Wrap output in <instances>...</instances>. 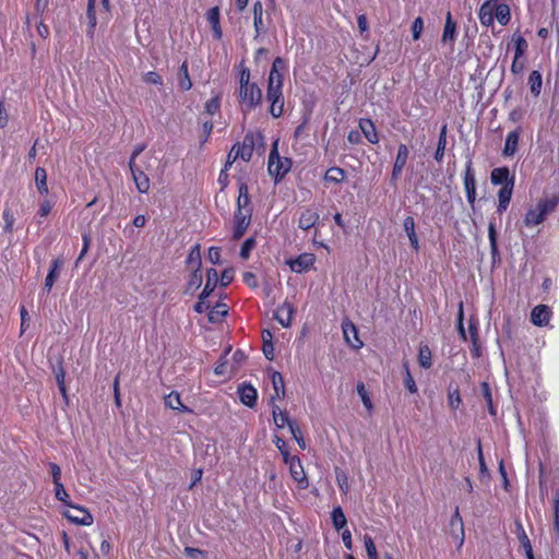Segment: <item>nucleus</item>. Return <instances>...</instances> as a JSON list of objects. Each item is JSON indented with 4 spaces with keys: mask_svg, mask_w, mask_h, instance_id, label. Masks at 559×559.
<instances>
[{
    "mask_svg": "<svg viewBox=\"0 0 559 559\" xmlns=\"http://www.w3.org/2000/svg\"><path fill=\"white\" fill-rule=\"evenodd\" d=\"M178 85L182 91H189L192 87L187 61H185L179 68Z\"/></svg>",
    "mask_w": 559,
    "mask_h": 559,
    "instance_id": "obj_39",
    "label": "nucleus"
},
{
    "mask_svg": "<svg viewBox=\"0 0 559 559\" xmlns=\"http://www.w3.org/2000/svg\"><path fill=\"white\" fill-rule=\"evenodd\" d=\"M206 21L212 27L214 38L219 40L223 36V31L221 27V13L217 7H214L206 12Z\"/></svg>",
    "mask_w": 559,
    "mask_h": 559,
    "instance_id": "obj_19",
    "label": "nucleus"
},
{
    "mask_svg": "<svg viewBox=\"0 0 559 559\" xmlns=\"http://www.w3.org/2000/svg\"><path fill=\"white\" fill-rule=\"evenodd\" d=\"M559 204V197L556 194L543 195L535 203L531 204L524 215L523 224L527 228L543 224L547 216L555 212Z\"/></svg>",
    "mask_w": 559,
    "mask_h": 559,
    "instance_id": "obj_1",
    "label": "nucleus"
},
{
    "mask_svg": "<svg viewBox=\"0 0 559 559\" xmlns=\"http://www.w3.org/2000/svg\"><path fill=\"white\" fill-rule=\"evenodd\" d=\"M408 147L405 144H400L397 147V154L394 160L393 169H392V178L396 179L402 174L407 159H408Z\"/></svg>",
    "mask_w": 559,
    "mask_h": 559,
    "instance_id": "obj_16",
    "label": "nucleus"
},
{
    "mask_svg": "<svg viewBox=\"0 0 559 559\" xmlns=\"http://www.w3.org/2000/svg\"><path fill=\"white\" fill-rule=\"evenodd\" d=\"M250 70L241 67L239 74V103L245 111H250L262 102V91L257 83L250 81Z\"/></svg>",
    "mask_w": 559,
    "mask_h": 559,
    "instance_id": "obj_2",
    "label": "nucleus"
},
{
    "mask_svg": "<svg viewBox=\"0 0 559 559\" xmlns=\"http://www.w3.org/2000/svg\"><path fill=\"white\" fill-rule=\"evenodd\" d=\"M202 284V274L200 271H191L190 278L187 284V289L189 292L197 290Z\"/></svg>",
    "mask_w": 559,
    "mask_h": 559,
    "instance_id": "obj_51",
    "label": "nucleus"
},
{
    "mask_svg": "<svg viewBox=\"0 0 559 559\" xmlns=\"http://www.w3.org/2000/svg\"><path fill=\"white\" fill-rule=\"evenodd\" d=\"M219 107H221V100H219V96H214L212 97L211 99H209L206 103H205V111L213 116L215 115L216 112H218L219 110Z\"/></svg>",
    "mask_w": 559,
    "mask_h": 559,
    "instance_id": "obj_55",
    "label": "nucleus"
},
{
    "mask_svg": "<svg viewBox=\"0 0 559 559\" xmlns=\"http://www.w3.org/2000/svg\"><path fill=\"white\" fill-rule=\"evenodd\" d=\"M528 84H530L531 93L534 96H538L540 94L542 84H543V79H542V74L539 71L535 70V71L531 72V74L528 76Z\"/></svg>",
    "mask_w": 559,
    "mask_h": 559,
    "instance_id": "obj_43",
    "label": "nucleus"
},
{
    "mask_svg": "<svg viewBox=\"0 0 559 559\" xmlns=\"http://www.w3.org/2000/svg\"><path fill=\"white\" fill-rule=\"evenodd\" d=\"M455 38H456V23L453 20L451 12H448L447 16H445V23H444L441 40L443 44H450L452 46L455 41Z\"/></svg>",
    "mask_w": 559,
    "mask_h": 559,
    "instance_id": "obj_22",
    "label": "nucleus"
},
{
    "mask_svg": "<svg viewBox=\"0 0 559 559\" xmlns=\"http://www.w3.org/2000/svg\"><path fill=\"white\" fill-rule=\"evenodd\" d=\"M357 393L360 396L364 406L368 411H371L373 405H372L371 399L369 397V394H368L364 383H359L357 385Z\"/></svg>",
    "mask_w": 559,
    "mask_h": 559,
    "instance_id": "obj_54",
    "label": "nucleus"
},
{
    "mask_svg": "<svg viewBox=\"0 0 559 559\" xmlns=\"http://www.w3.org/2000/svg\"><path fill=\"white\" fill-rule=\"evenodd\" d=\"M3 219H4V230L7 233H11L14 226V215L11 209L5 207L3 211Z\"/></svg>",
    "mask_w": 559,
    "mask_h": 559,
    "instance_id": "obj_58",
    "label": "nucleus"
},
{
    "mask_svg": "<svg viewBox=\"0 0 559 559\" xmlns=\"http://www.w3.org/2000/svg\"><path fill=\"white\" fill-rule=\"evenodd\" d=\"M449 405L451 408L456 409L459 408L462 400L461 395L457 389L449 390L448 394Z\"/></svg>",
    "mask_w": 559,
    "mask_h": 559,
    "instance_id": "obj_59",
    "label": "nucleus"
},
{
    "mask_svg": "<svg viewBox=\"0 0 559 559\" xmlns=\"http://www.w3.org/2000/svg\"><path fill=\"white\" fill-rule=\"evenodd\" d=\"M495 0H487L479 9L478 17L484 26H491L495 21Z\"/></svg>",
    "mask_w": 559,
    "mask_h": 559,
    "instance_id": "obj_21",
    "label": "nucleus"
},
{
    "mask_svg": "<svg viewBox=\"0 0 559 559\" xmlns=\"http://www.w3.org/2000/svg\"><path fill=\"white\" fill-rule=\"evenodd\" d=\"M283 83V75H269L266 99L270 102V114L274 118L281 117L284 111Z\"/></svg>",
    "mask_w": 559,
    "mask_h": 559,
    "instance_id": "obj_3",
    "label": "nucleus"
},
{
    "mask_svg": "<svg viewBox=\"0 0 559 559\" xmlns=\"http://www.w3.org/2000/svg\"><path fill=\"white\" fill-rule=\"evenodd\" d=\"M218 281V273L215 269L207 270V278L206 284L202 290L203 297H209L214 288L216 287Z\"/></svg>",
    "mask_w": 559,
    "mask_h": 559,
    "instance_id": "obj_42",
    "label": "nucleus"
},
{
    "mask_svg": "<svg viewBox=\"0 0 559 559\" xmlns=\"http://www.w3.org/2000/svg\"><path fill=\"white\" fill-rule=\"evenodd\" d=\"M165 404L171 409H178L187 413L190 412V409L181 403L180 396L176 392H171L166 396Z\"/></svg>",
    "mask_w": 559,
    "mask_h": 559,
    "instance_id": "obj_44",
    "label": "nucleus"
},
{
    "mask_svg": "<svg viewBox=\"0 0 559 559\" xmlns=\"http://www.w3.org/2000/svg\"><path fill=\"white\" fill-rule=\"evenodd\" d=\"M253 25L257 36L263 33V4L261 1L253 3Z\"/></svg>",
    "mask_w": 559,
    "mask_h": 559,
    "instance_id": "obj_34",
    "label": "nucleus"
},
{
    "mask_svg": "<svg viewBox=\"0 0 559 559\" xmlns=\"http://www.w3.org/2000/svg\"><path fill=\"white\" fill-rule=\"evenodd\" d=\"M271 380L276 397H283L285 395V385L282 374L277 371H273Z\"/></svg>",
    "mask_w": 559,
    "mask_h": 559,
    "instance_id": "obj_45",
    "label": "nucleus"
},
{
    "mask_svg": "<svg viewBox=\"0 0 559 559\" xmlns=\"http://www.w3.org/2000/svg\"><path fill=\"white\" fill-rule=\"evenodd\" d=\"M554 518L555 531L559 537V498L554 500Z\"/></svg>",
    "mask_w": 559,
    "mask_h": 559,
    "instance_id": "obj_64",
    "label": "nucleus"
},
{
    "mask_svg": "<svg viewBox=\"0 0 559 559\" xmlns=\"http://www.w3.org/2000/svg\"><path fill=\"white\" fill-rule=\"evenodd\" d=\"M495 17L501 25H507L510 21V8L499 0H495Z\"/></svg>",
    "mask_w": 559,
    "mask_h": 559,
    "instance_id": "obj_32",
    "label": "nucleus"
},
{
    "mask_svg": "<svg viewBox=\"0 0 559 559\" xmlns=\"http://www.w3.org/2000/svg\"><path fill=\"white\" fill-rule=\"evenodd\" d=\"M290 433L293 436V438L297 441L298 445L305 450L306 449V442L301 436V431L300 429L298 428V426L295 424V425H290Z\"/></svg>",
    "mask_w": 559,
    "mask_h": 559,
    "instance_id": "obj_62",
    "label": "nucleus"
},
{
    "mask_svg": "<svg viewBox=\"0 0 559 559\" xmlns=\"http://www.w3.org/2000/svg\"><path fill=\"white\" fill-rule=\"evenodd\" d=\"M364 544L366 548V552L368 556V559H379L378 558V551L376 548V545L373 543V539L369 535L364 536Z\"/></svg>",
    "mask_w": 559,
    "mask_h": 559,
    "instance_id": "obj_52",
    "label": "nucleus"
},
{
    "mask_svg": "<svg viewBox=\"0 0 559 559\" xmlns=\"http://www.w3.org/2000/svg\"><path fill=\"white\" fill-rule=\"evenodd\" d=\"M295 307L288 300H285L275 311V319L283 328H289L293 322Z\"/></svg>",
    "mask_w": 559,
    "mask_h": 559,
    "instance_id": "obj_11",
    "label": "nucleus"
},
{
    "mask_svg": "<svg viewBox=\"0 0 559 559\" xmlns=\"http://www.w3.org/2000/svg\"><path fill=\"white\" fill-rule=\"evenodd\" d=\"M62 260L61 259H55L50 263V270L45 278L44 289L48 293L51 290L56 280L59 276V272L62 267Z\"/></svg>",
    "mask_w": 559,
    "mask_h": 559,
    "instance_id": "obj_23",
    "label": "nucleus"
},
{
    "mask_svg": "<svg viewBox=\"0 0 559 559\" xmlns=\"http://www.w3.org/2000/svg\"><path fill=\"white\" fill-rule=\"evenodd\" d=\"M129 168L132 175V179L140 193H147L151 187L150 178L147 173L143 168H140L138 163H129Z\"/></svg>",
    "mask_w": 559,
    "mask_h": 559,
    "instance_id": "obj_9",
    "label": "nucleus"
},
{
    "mask_svg": "<svg viewBox=\"0 0 559 559\" xmlns=\"http://www.w3.org/2000/svg\"><path fill=\"white\" fill-rule=\"evenodd\" d=\"M450 526L452 528V534L454 539L457 543V548H461L464 544V527H463V521L460 516L459 509L456 508L453 516L450 521Z\"/></svg>",
    "mask_w": 559,
    "mask_h": 559,
    "instance_id": "obj_18",
    "label": "nucleus"
},
{
    "mask_svg": "<svg viewBox=\"0 0 559 559\" xmlns=\"http://www.w3.org/2000/svg\"><path fill=\"white\" fill-rule=\"evenodd\" d=\"M516 534H518L519 542L521 543L522 547L525 550V554L533 551L528 536L526 535V533L523 528V525L521 523H516Z\"/></svg>",
    "mask_w": 559,
    "mask_h": 559,
    "instance_id": "obj_50",
    "label": "nucleus"
},
{
    "mask_svg": "<svg viewBox=\"0 0 559 559\" xmlns=\"http://www.w3.org/2000/svg\"><path fill=\"white\" fill-rule=\"evenodd\" d=\"M511 44L514 48L515 59H523L528 47L526 39L520 34H513Z\"/></svg>",
    "mask_w": 559,
    "mask_h": 559,
    "instance_id": "obj_29",
    "label": "nucleus"
},
{
    "mask_svg": "<svg viewBox=\"0 0 559 559\" xmlns=\"http://www.w3.org/2000/svg\"><path fill=\"white\" fill-rule=\"evenodd\" d=\"M331 518H332L333 526L335 527V530H337V531L345 530L344 527L347 524V520H346V516L341 507L333 508Z\"/></svg>",
    "mask_w": 559,
    "mask_h": 559,
    "instance_id": "obj_41",
    "label": "nucleus"
},
{
    "mask_svg": "<svg viewBox=\"0 0 559 559\" xmlns=\"http://www.w3.org/2000/svg\"><path fill=\"white\" fill-rule=\"evenodd\" d=\"M246 356L245 353L241 350H236L231 356V362L230 365L236 367V371L240 367V365L243 362Z\"/></svg>",
    "mask_w": 559,
    "mask_h": 559,
    "instance_id": "obj_63",
    "label": "nucleus"
},
{
    "mask_svg": "<svg viewBox=\"0 0 559 559\" xmlns=\"http://www.w3.org/2000/svg\"><path fill=\"white\" fill-rule=\"evenodd\" d=\"M227 354L226 353L217 362V365L214 368V372L217 376H229L236 372V367L231 366L230 362L227 360Z\"/></svg>",
    "mask_w": 559,
    "mask_h": 559,
    "instance_id": "obj_38",
    "label": "nucleus"
},
{
    "mask_svg": "<svg viewBox=\"0 0 559 559\" xmlns=\"http://www.w3.org/2000/svg\"><path fill=\"white\" fill-rule=\"evenodd\" d=\"M519 139H520V131L514 130L508 133L504 147H503V155L504 156H512L515 154L519 145Z\"/></svg>",
    "mask_w": 559,
    "mask_h": 559,
    "instance_id": "obj_28",
    "label": "nucleus"
},
{
    "mask_svg": "<svg viewBox=\"0 0 559 559\" xmlns=\"http://www.w3.org/2000/svg\"><path fill=\"white\" fill-rule=\"evenodd\" d=\"M488 238L490 242V251L493 261L499 258L498 243H497V231L493 223H489L488 226Z\"/></svg>",
    "mask_w": 559,
    "mask_h": 559,
    "instance_id": "obj_48",
    "label": "nucleus"
},
{
    "mask_svg": "<svg viewBox=\"0 0 559 559\" xmlns=\"http://www.w3.org/2000/svg\"><path fill=\"white\" fill-rule=\"evenodd\" d=\"M404 230L408 237L412 248L417 251L419 249V241L415 230V221L412 216H407L403 222Z\"/></svg>",
    "mask_w": 559,
    "mask_h": 559,
    "instance_id": "obj_26",
    "label": "nucleus"
},
{
    "mask_svg": "<svg viewBox=\"0 0 559 559\" xmlns=\"http://www.w3.org/2000/svg\"><path fill=\"white\" fill-rule=\"evenodd\" d=\"M490 180H491L492 185L504 186L510 180H514V177L510 176V171L507 167H499V168H495L491 171Z\"/></svg>",
    "mask_w": 559,
    "mask_h": 559,
    "instance_id": "obj_27",
    "label": "nucleus"
},
{
    "mask_svg": "<svg viewBox=\"0 0 559 559\" xmlns=\"http://www.w3.org/2000/svg\"><path fill=\"white\" fill-rule=\"evenodd\" d=\"M159 158L156 155L155 151L146 152L138 162L140 168H143L144 171L151 173L159 165Z\"/></svg>",
    "mask_w": 559,
    "mask_h": 559,
    "instance_id": "obj_25",
    "label": "nucleus"
},
{
    "mask_svg": "<svg viewBox=\"0 0 559 559\" xmlns=\"http://www.w3.org/2000/svg\"><path fill=\"white\" fill-rule=\"evenodd\" d=\"M53 202L49 199H44L39 202L38 211L35 215V221L38 225L50 214Z\"/></svg>",
    "mask_w": 559,
    "mask_h": 559,
    "instance_id": "obj_37",
    "label": "nucleus"
},
{
    "mask_svg": "<svg viewBox=\"0 0 559 559\" xmlns=\"http://www.w3.org/2000/svg\"><path fill=\"white\" fill-rule=\"evenodd\" d=\"M514 180H510L507 185L502 186L498 192V213H503L507 211L512 193H513Z\"/></svg>",
    "mask_w": 559,
    "mask_h": 559,
    "instance_id": "obj_15",
    "label": "nucleus"
},
{
    "mask_svg": "<svg viewBox=\"0 0 559 559\" xmlns=\"http://www.w3.org/2000/svg\"><path fill=\"white\" fill-rule=\"evenodd\" d=\"M320 215L319 213L310 207L304 209L300 212V216L298 219V226L299 228L304 230H308L316 226V224L319 222Z\"/></svg>",
    "mask_w": 559,
    "mask_h": 559,
    "instance_id": "obj_17",
    "label": "nucleus"
},
{
    "mask_svg": "<svg viewBox=\"0 0 559 559\" xmlns=\"http://www.w3.org/2000/svg\"><path fill=\"white\" fill-rule=\"evenodd\" d=\"M290 167L292 160L287 157L280 156L277 141H275L269 155L267 170L270 175L277 181L289 171Z\"/></svg>",
    "mask_w": 559,
    "mask_h": 559,
    "instance_id": "obj_4",
    "label": "nucleus"
},
{
    "mask_svg": "<svg viewBox=\"0 0 559 559\" xmlns=\"http://www.w3.org/2000/svg\"><path fill=\"white\" fill-rule=\"evenodd\" d=\"M342 330L344 334L345 342L352 346L353 348H360L362 347V342L358 337V331L354 323L349 321H345L342 324Z\"/></svg>",
    "mask_w": 559,
    "mask_h": 559,
    "instance_id": "obj_14",
    "label": "nucleus"
},
{
    "mask_svg": "<svg viewBox=\"0 0 559 559\" xmlns=\"http://www.w3.org/2000/svg\"><path fill=\"white\" fill-rule=\"evenodd\" d=\"M143 80L147 84H154V85L163 84L162 76L155 71H150V72L145 73L143 76Z\"/></svg>",
    "mask_w": 559,
    "mask_h": 559,
    "instance_id": "obj_61",
    "label": "nucleus"
},
{
    "mask_svg": "<svg viewBox=\"0 0 559 559\" xmlns=\"http://www.w3.org/2000/svg\"><path fill=\"white\" fill-rule=\"evenodd\" d=\"M255 246V240L254 238H248L245 240V242L242 243L241 246V250H240V257L242 259H248L249 255H250V252L251 250L254 248Z\"/></svg>",
    "mask_w": 559,
    "mask_h": 559,
    "instance_id": "obj_60",
    "label": "nucleus"
},
{
    "mask_svg": "<svg viewBox=\"0 0 559 559\" xmlns=\"http://www.w3.org/2000/svg\"><path fill=\"white\" fill-rule=\"evenodd\" d=\"M324 181L330 183H340L345 179V171L340 167H331L324 175Z\"/></svg>",
    "mask_w": 559,
    "mask_h": 559,
    "instance_id": "obj_40",
    "label": "nucleus"
},
{
    "mask_svg": "<svg viewBox=\"0 0 559 559\" xmlns=\"http://www.w3.org/2000/svg\"><path fill=\"white\" fill-rule=\"evenodd\" d=\"M63 515L71 521L72 523L80 525H92L93 516L92 514L82 507L70 504L69 509L63 511Z\"/></svg>",
    "mask_w": 559,
    "mask_h": 559,
    "instance_id": "obj_6",
    "label": "nucleus"
},
{
    "mask_svg": "<svg viewBox=\"0 0 559 559\" xmlns=\"http://www.w3.org/2000/svg\"><path fill=\"white\" fill-rule=\"evenodd\" d=\"M55 497L59 501L63 502L66 506H70V496L68 495L67 490L64 489L62 483L55 485Z\"/></svg>",
    "mask_w": 559,
    "mask_h": 559,
    "instance_id": "obj_53",
    "label": "nucleus"
},
{
    "mask_svg": "<svg viewBox=\"0 0 559 559\" xmlns=\"http://www.w3.org/2000/svg\"><path fill=\"white\" fill-rule=\"evenodd\" d=\"M286 263L295 273L308 272L313 267L316 263V255L313 253L305 252L295 259L287 260Z\"/></svg>",
    "mask_w": 559,
    "mask_h": 559,
    "instance_id": "obj_8",
    "label": "nucleus"
},
{
    "mask_svg": "<svg viewBox=\"0 0 559 559\" xmlns=\"http://www.w3.org/2000/svg\"><path fill=\"white\" fill-rule=\"evenodd\" d=\"M253 153L252 141H247V139L242 143L235 144L227 156L226 167H229L237 159H241L243 162H248Z\"/></svg>",
    "mask_w": 559,
    "mask_h": 559,
    "instance_id": "obj_5",
    "label": "nucleus"
},
{
    "mask_svg": "<svg viewBox=\"0 0 559 559\" xmlns=\"http://www.w3.org/2000/svg\"><path fill=\"white\" fill-rule=\"evenodd\" d=\"M418 362L425 369H428L431 367V365H432L431 350L429 349V347L427 345H421L419 347Z\"/></svg>",
    "mask_w": 559,
    "mask_h": 559,
    "instance_id": "obj_46",
    "label": "nucleus"
},
{
    "mask_svg": "<svg viewBox=\"0 0 559 559\" xmlns=\"http://www.w3.org/2000/svg\"><path fill=\"white\" fill-rule=\"evenodd\" d=\"M239 399L242 404L248 407H253L257 404L258 393L251 384H241L238 388Z\"/></svg>",
    "mask_w": 559,
    "mask_h": 559,
    "instance_id": "obj_20",
    "label": "nucleus"
},
{
    "mask_svg": "<svg viewBox=\"0 0 559 559\" xmlns=\"http://www.w3.org/2000/svg\"><path fill=\"white\" fill-rule=\"evenodd\" d=\"M464 188L466 191L467 202L473 205L476 200V179L472 169V162H468L466 165L464 174Z\"/></svg>",
    "mask_w": 559,
    "mask_h": 559,
    "instance_id": "obj_12",
    "label": "nucleus"
},
{
    "mask_svg": "<svg viewBox=\"0 0 559 559\" xmlns=\"http://www.w3.org/2000/svg\"><path fill=\"white\" fill-rule=\"evenodd\" d=\"M95 4H96V0L87 1V10H86V16H87V21H88L87 35L90 37L94 36L96 24H97Z\"/></svg>",
    "mask_w": 559,
    "mask_h": 559,
    "instance_id": "obj_35",
    "label": "nucleus"
},
{
    "mask_svg": "<svg viewBox=\"0 0 559 559\" xmlns=\"http://www.w3.org/2000/svg\"><path fill=\"white\" fill-rule=\"evenodd\" d=\"M445 145H447V126H443L441 128V132H440L439 140H438V146H437V150L435 153V158L437 162L442 160L444 151H445Z\"/></svg>",
    "mask_w": 559,
    "mask_h": 559,
    "instance_id": "obj_47",
    "label": "nucleus"
},
{
    "mask_svg": "<svg viewBox=\"0 0 559 559\" xmlns=\"http://www.w3.org/2000/svg\"><path fill=\"white\" fill-rule=\"evenodd\" d=\"M274 444L276 445V448L281 452L284 461H286V460H288L289 457L293 456V455H290V453L288 451V447H287L286 442L282 438L275 436L274 437Z\"/></svg>",
    "mask_w": 559,
    "mask_h": 559,
    "instance_id": "obj_57",
    "label": "nucleus"
},
{
    "mask_svg": "<svg viewBox=\"0 0 559 559\" xmlns=\"http://www.w3.org/2000/svg\"><path fill=\"white\" fill-rule=\"evenodd\" d=\"M251 221V210L246 211H237L234 217V229H233V237L235 239H240L247 228L250 225Z\"/></svg>",
    "mask_w": 559,
    "mask_h": 559,
    "instance_id": "obj_10",
    "label": "nucleus"
},
{
    "mask_svg": "<svg viewBox=\"0 0 559 559\" xmlns=\"http://www.w3.org/2000/svg\"><path fill=\"white\" fill-rule=\"evenodd\" d=\"M289 467V472L294 480L298 484L299 488L305 489L308 487V479L304 466L298 456H292L284 461Z\"/></svg>",
    "mask_w": 559,
    "mask_h": 559,
    "instance_id": "obj_7",
    "label": "nucleus"
},
{
    "mask_svg": "<svg viewBox=\"0 0 559 559\" xmlns=\"http://www.w3.org/2000/svg\"><path fill=\"white\" fill-rule=\"evenodd\" d=\"M272 414H273V419H274V424L276 425L277 428L280 429H283L284 427H288L290 429V425H295V423H293L287 413L282 411L278 406H273L272 408Z\"/></svg>",
    "mask_w": 559,
    "mask_h": 559,
    "instance_id": "obj_31",
    "label": "nucleus"
},
{
    "mask_svg": "<svg viewBox=\"0 0 559 559\" xmlns=\"http://www.w3.org/2000/svg\"><path fill=\"white\" fill-rule=\"evenodd\" d=\"M35 185L37 191L41 195H47L49 192L47 185V171L43 167H37L35 170Z\"/></svg>",
    "mask_w": 559,
    "mask_h": 559,
    "instance_id": "obj_33",
    "label": "nucleus"
},
{
    "mask_svg": "<svg viewBox=\"0 0 559 559\" xmlns=\"http://www.w3.org/2000/svg\"><path fill=\"white\" fill-rule=\"evenodd\" d=\"M228 313L227 305L217 302L209 312V321L213 323L221 322Z\"/></svg>",
    "mask_w": 559,
    "mask_h": 559,
    "instance_id": "obj_36",
    "label": "nucleus"
},
{
    "mask_svg": "<svg viewBox=\"0 0 559 559\" xmlns=\"http://www.w3.org/2000/svg\"><path fill=\"white\" fill-rule=\"evenodd\" d=\"M359 128L369 143L377 144L379 142L376 126L370 119H360Z\"/></svg>",
    "mask_w": 559,
    "mask_h": 559,
    "instance_id": "obj_24",
    "label": "nucleus"
},
{
    "mask_svg": "<svg viewBox=\"0 0 559 559\" xmlns=\"http://www.w3.org/2000/svg\"><path fill=\"white\" fill-rule=\"evenodd\" d=\"M248 205H249L248 188L246 185H241L239 187V195L237 199L238 211L250 210L248 207Z\"/></svg>",
    "mask_w": 559,
    "mask_h": 559,
    "instance_id": "obj_49",
    "label": "nucleus"
},
{
    "mask_svg": "<svg viewBox=\"0 0 559 559\" xmlns=\"http://www.w3.org/2000/svg\"><path fill=\"white\" fill-rule=\"evenodd\" d=\"M551 318V310L546 305H538L531 312V321L534 325L546 326Z\"/></svg>",
    "mask_w": 559,
    "mask_h": 559,
    "instance_id": "obj_13",
    "label": "nucleus"
},
{
    "mask_svg": "<svg viewBox=\"0 0 559 559\" xmlns=\"http://www.w3.org/2000/svg\"><path fill=\"white\" fill-rule=\"evenodd\" d=\"M187 265L190 271H200L201 269V247L195 245L191 248L188 258Z\"/></svg>",
    "mask_w": 559,
    "mask_h": 559,
    "instance_id": "obj_30",
    "label": "nucleus"
},
{
    "mask_svg": "<svg viewBox=\"0 0 559 559\" xmlns=\"http://www.w3.org/2000/svg\"><path fill=\"white\" fill-rule=\"evenodd\" d=\"M424 31V20L418 16L414 20L412 24V35L414 40H418L421 36V33Z\"/></svg>",
    "mask_w": 559,
    "mask_h": 559,
    "instance_id": "obj_56",
    "label": "nucleus"
}]
</instances>
